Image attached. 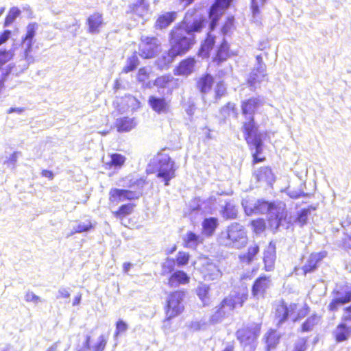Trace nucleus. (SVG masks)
Returning <instances> with one entry per match:
<instances>
[{
    "instance_id": "4",
    "label": "nucleus",
    "mask_w": 351,
    "mask_h": 351,
    "mask_svg": "<svg viewBox=\"0 0 351 351\" xmlns=\"http://www.w3.org/2000/svg\"><path fill=\"white\" fill-rule=\"evenodd\" d=\"M185 296L186 291L184 289H176L167 295L163 306L165 314L163 322H169L184 312Z\"/></svg>"
},
{
    "instance_id": "45",
    "label": "nucleus",
    "mask_w": 351,
    "mask_h": 351,
    "mask_svg": "<svg viewBox=\"0 0 351 351\" xmlns=\"http://www.w3.org/2000/svg\"><path fill=\"white\" fill-rule=\"evenodd\" d=\"M210 288L208 285H202L197 287L196 294L201 301L206 304L209 298Z\"/></svg>"
},
{
    "instance_id": "26",
    "label": "nucleus",
    "mask_w": 351,
    "mask_h": 351,
    "mask_svg": "<svg viewBox=\"0 0 351 351\" xmlns=\"http://www.w3.org/2000/svg\"><path fill=\"white\" fill-rule=\"evenodd\" d=\"M213 82V77L209 73H204L197 80L196 87L200 93L205 94L211 90Z\"/></svg>"
},
{
    "instance_id": "36",
    "label": "nucleus",
    "mask_w": 351,
    "mask_h": 351,
    "mask_svg": "<svg viewBox=\"0 0 351 351\" xmlns=\"http://www.w3.org/2000/svg\"><path fill=\"white\" fill-rule=\"evenodd\" d=\"M311 311L309 306L305 303L302 306L299 307L296 304V308L295 313L292 315V322H298L306 317Z\"/></svg>"
},
{
    "instance_id": "63",
    "label": "nucleus",
    "mask_w": 351,
    "mask_h": 351,
    "mask_svg": "<svg viewBox=\"0 0 351 351\" xmlns=\"http://www.w3.org/2000/svg\"><path fill=\"white\" fill-rule=\"evenodd\" d=\"M24 111H25L24 108H10L7 110V113L11 114V113L16 112V113L20 114V113L23 112Z\"/></svg>"
},
{
    "instance_id": "38",
    "label": "nucleus",
    "mask_w": 351,
    "mask_h": 351,
    "mask_svg": "<svg viewBox=\"0 0 351 351\" xmlns=\"http://www.w3.org/2000/svg\"><path fill=\"white\" fill-rule=\"evenodd\" d=\"M110 157V160L107 162L110 167L121 168L126 161V158L121 154L113 153Z\"/></svg>"
},
{
    "instance_id": "8",
    "label": "nucleus",
    "mask_w": 351,
    "mask_h": 351,
    "mask_svg": "<svg viewBox=\"0 0 351 351\" xmlns=\"http://www.w3.org/2000/svg\"><path fill=\"white\" fill-rule=\"evenodd\" d=\"M158 165L157 178H161L165 186L169 185V182L176 176V167L171 157L162 152H158L156 154Z\"/></svg>"
},
{
    "instance_id": "2",
    "label": "nucleus",
    "mask_w": 351,
    "mask_h": 351,
    "mask_svg": "<svg viewBox=\"0 0 351 351\" xmlns=\"http://www.w3.org/2000/svg\"><path fill=\"white\" fill-rule=\"evenodd\" d=\"M183 29L174 26L169 32L170 48L167 56H162L165 66L168 67L178 56L185 55L195 43V38H188L182 32Z\"/></svg>"
},
{
    "instance_id": "28",
    "label": "nucleus",
    "mask_w": 351,
    "mask_h": 351,
    "mask_svg": "<svg viewBox=\"0 0 351 351\" xmlns=\"http://www.w3.org/2000/svg\"><path fill=\"white\" fill-rule=\"evenodd\" d=\"M135 206L136 204L134 203L121 204L117 210L112 213V215L115 218L123 220L133 213Z\"/></svg>"
},
{
    "instance_id": "14",
    "label": "nucleus",
    "mask_w": 351,
    "mask_h": 351,
    "mask_svg": "<svg viewBox=\"0 0 351 351\" xmlns=\"http://www.w3.org/2000/svg\"><path fill=\"white\" fill-rule=\"evenodd\" d=\"M296 303H291L289 305L284 302H279L275 307L274 317L277 320L278 326L282 324L287 320L289 316H291L295 313Z\"/></svg>"
},
{
    "instance_id": "27",
    "label": "nucleus",
    "mask_w": 351,
    "mask_h": 351,
    "mask_svg": "<svg viewBox=\"0 0 351 351\" xmlns=\"http://www.w3.org/2000/svg\"><path fill=\"white\" fill-rule=\"evenodd\" d=\"M114 126L119 132H127L134 128L135 123L133 119L123 117L117 119Z\"/></svg>"
},
{
    "instance_id": "18",
    "label": "nucleus",
    "mask_w": 351,
    "mask_h": 351,
    "mask_svg": "<svg viewBox=\"0 0 351 351\" xmlns=\"http://www.w3.org/2000/svg\"><path fill=\"white\" fill-rule=\"evenodd\" d=\"M87 31L90 34H99L104 25L103 14L95 12L90 14L86 20Z\"/></svg>"
},
{
    "instance_id": "48",
    "label": "nucleus",
    "mask_w": 351,
    "mask_h": 351,
    "mask_svg": "<svg viewBox=\"0 0 351 351\" xmlns=\"http://www.w3.org/2000/svg\"><path fill=\"white\" fill-rule=\"evenodd\" d=\"M36 33V25L34 23H30L27 27V32L25 34L24 40L27 41L28 47L30 48L32 45V39L35 36Z\"/></svg>"
},
{
    "instance_id": "40",
    "label": "nucleus",
    "mask_w": 351,
    "mask_h": 351,
    "mask_svg": "<svg viewBox=\"0 0 351 351\" xmlns=\"http://www.w3.org/2000/svg\"><path fill=\"white\" fill-rule=\"evenodd\" d=\"M276 206L272 202H268L263 199H258L254 206V210L257 213H262L264 210L269 211L276 209Z\"/></svg>"
},
{
    "instance_id": "15",
    "label": "nucleus",
    "mask_w": 351,
    "mask_h": 351,
    "mask_svg": "<svg viewBox=\"0 0 351 351\" xmlns=\"http://www.w3.org/2000/svg\"><path fill=\"white\" fill-rule=\"evenodd\" d=\"M197 64L196 59L193 56H188L180 60L173 69L175 75L188 76L193 73Z\"/></svg>"
},
{
    "instance_id": "1",
    "label": "nucleus",
    "mask_w": 351,
    "mask_h": 351,
    "mask_svg": "<svg viewBox=\"0 0 351 351\" xmlns=\"http://www.w3.org/2000/svg\"><path fill=\"white\" fill-rule=\"evenodd\" d=\"M263 101L259 97H251L241 101V112L245 120L241 125L244 139L250 149H254L252 153V163L255 165L265 161L264 156H260L263 152L261 134L258 132V125L256 122L255 114Z\"/></svg>"
},
{
    "instance_id": "30",
    "label": "nucleus",
    "mask_w": 351,
    "mask_h": 351,
    "mask_svg": "<svg viewBox=\"0 0 351 351\" xmlns=\"http://www.w3.org/2000/svg\"><path fill=\"white\" fill-rule=\"evenodd\" d=\"M259 250L260 248L257 244L249 247L247 252L239 256L240 262L247 265L250 264L255 259V257L258 254Z\"/></svg>"
},
{
    "instance_id": "25",
    "label": "nucleus",
    "mask_w": 351,
    "mask_h": 351,
    "mask_svg": "<svg viewBox=\"0 0 351 351\" xmlns=\"http://www.w3.org/2000/svg\"><path fill=\"white\" fill-rule=\"evenodd\" d=\"M280 335L274 329H269L264 336L265 351H271L278 345Z\"/></svg>"
},
{
    "instance_id": "24",
    "label": "nucleus",
    "mask_w": 351,
    "mask_h": 351,
    "mask_svg": "<svg viewBox=\"0 0 351 351\" xmlns=\"http://www.w3.org/2000/svg\"><path fill=\"white\" fill-rule=\"evenodd\" d=\"M216 42V36L208 32L204 40L202 42L198 50V55L202 57L208 58L211 50L213 49Z\"/></svg>"
},
{
    "instance_id": "17",
    "label": "nucleus",
    "mask_w": 351,
    "mask_h": 351,
    "mask_svg": "<svg viewBox=\"0 0 351 351\" xmlns=\"http://www.w3.org/2000/svg\"><path fill=\"white\" fill-rule=\"evenodd\" d=\"M235 55L231 51L229 43L223 39L217 47L212 60L217 65H219Z\"/></svg>"
},
{
    "instance_id": "10",
    "label": "nucleus",
    "mask_w": 351,
    "mask_h": 351,
    "mask_svg": "<svg viewBox=\"0 0 351 351\" xmlns=\"http://www.w3.org/2000/svg\"><path fill=\"white\" fill-rule=\"evenodd\" d=\"M261 331V324L254 323L236 331V337L242 344L251 345L256 341Z\"/></svg>"
},
{
    "instance_id": "7",
    "label": "nucleus",
    "mask_w": 351,
    "mask_h": 351,
    "mask_svg": "<svg viewBox=\"0 0 351 351\" xmlns=\"http://www.w3.org/2000/svg\"><path fill=\"white\" fill-rule=\"evenodd\" d=\"M248 299L247 291L244 293H236L225 297L217 306L215 313L219 318L226 317L230 312L233 311L237 307H242Z\"/></svg>"
},
{
    "instance_id": "21",
    "label": "nucleus",
    "mask_w": 351,
    "mask_h": 351,
    "mask_svg": "<svg viewBox=\"0 0 351 351\" xmlns=\"http://www.w3.org/2000/svg\"><path fill=\"white\" fill-rule=\"evenodd\" d=\"M190 282V277L182 270H176L171 273L167 279L169 287H178L181 285H186Z\"/></svg>"
},
{
    "instance_id": "57",
    "label": "nucleus",
    "mask_w": 351,
    "mask_h": 351,
    "mask_svg": "<svg viewBox=\"0 0 351 351\" xmlns=\"http://www.w3.org/2000/svg\"><path fill=\"white\" fill-rule=\"evenodd\" d=\"M128 329V324L122 319H119L116 323V330L114 337H118L121 333L125 332Z\"/></svg>"
},
{
    "instance_id": "50",
    "label": "nucleus",
    "mask_w": 351,
    "mask_h": 351,
    "mask_svg": "<svg viewBox=\"0 0 351 351\" xmlns=\"http://www.w3.org/2000/svg\"><path fill=\"white\" fill-rule=\"evenodd\" d=\"M108 342V336L101 335L97 342L93 346V351H104Z\"/></svg>"
},
{
    "instance_id": "42",
    "label": "nucleus",
    "mask_w": 351,
    "mask_h": 351,
    "mask_svg": "<svg viewBox=\"0 0 351 351\" xmlns=\"http://www.w3.org/2000/svg\"><path fill=\"white\" fill-rule=\"evenodd\" d=\"M250 226L252 231L256 234H260L266 230V222L263 218H257L250 221Z\"/></svg>"
},
{
    "instance_id": "9",
    "label": "nucleus",
    "mask_w": 351,
    "mask_h": 351,
    "mask_svg": "<svg viewBox=\"0 0 351 351\" xmlns=\"http://www.w3.org/2000/svg\"><path fill=\"white\" fill-rule=\"evenodd\" d=\"M160 44L156 36H142L140 39L138 51L143 59L154 58L160 51Z\"/></svg>"
},
{
    "instance_id": "47",
    "label": "nucleus",
    "mask_w": 351,
    "mask_h": 351,
    "mask_svg": "<svg viewBox=\"0 0 351 351\" xmlns=\"http://www.w3.org/2000/svg\"><path fill=\"white\" fill-rule=\"evenodd\" d=\"M190 259V255L188 252L179 251L175 261L178 267H182L188 264Z\"/></svg>"
},
{
    "instance_id": "55",
    "label": "nucleus",
    "mask_w": 351,
    "mask_h": 351,
    "mask_svg": "<svg viewBox=\"0 0 351 351\" xmlns=\"http://www.w3.org/2000/svg\"><path fill=\"white\" fill-rule=\"evenodd\" d=\"M266 1L267 0H251L250 8L254 16L258 15L261 12L258 3L263 5Z\"/></svg>"
},
{
    "instance_id": "53",
    "label": "nucleus",
    "mask_w": 351,
    "mask_h": 351,
    "mask_svg": "<svg viewBox=\"0 0 351 351\" xmlns=\"http://www.w3.org/2000/svg\"><path fill=\"white\" fill-rule=\"evenodd\" d=\"M232 1V0H215L211 7L223 12L230 7Z\"/></svg>"
},
{
    "instance_id": "41",
    "label": "nucleus",
    "mask_w": 351,
    "mask_h": 351,
    "mask_svg": "<svg viewBox=\"0 0 351 351\" xmlns=\"http://www.w3.org/2000/svg\"><path fill=\"white\" fill-rule=\"evenodd\" d=\"M173 80V77L171 75H162L154 80L153 84L158 88H165Z\"/></svg>"
},
{
    "instance_id": "34",
    "label": "nucleus",
    "mask_w": 351,
    "mask_h": 351,
    "mask_svg": "<svg viewBox=\"0 0 351 351\" xmlns=\"http://www.w3.org/2000/svg\"><path fill=\"white\" fill-rule=\"evenodd\" d=\"M253 175L258 182L269 181L273 176L272 170L268 166L260 167Z\"/></svg>"
},
{
    "instance_id": "12",
    "label": "nucleus",
    "mask_w": 351,
    "mask_h": 351,
    "mask_svg": "<svg viewBox=\"0 0 351 351\" xmlns=\"http://www.w3.org/2000/svg\"><path fill=\"white\" fill-rule=\"evenodd\" d=\"M126 13L134 20H142L144 22L150 14V5L147 0H136L129 5Z\"/></svg>"
},
{
    "instance_id": "64",
    "label": "nucleus",
    "mask_w": 351,
    "mask_h": 351,
    "mask_svg": "<svg viewBox=\"0 0 351 351\" xmlns=\"http://www.w3.org/2000/svg\"><path fill=\"white\" fill-rule=\"evenodd\" d=\"M221 351H234V343H231L228 345L223 350Z\"/></svg>"
},
{
    "instance_id": "19",
    "label": "nucleus",
    "mask_w": 351,
    "mask_h": 351,
    "mask_svg": "<svg viewBox=\"0 0 351 351\" xmlns=\"http://www.w3.org/2000/svg\"><path fill=\"white\" fill-rule=\"evenodd\" d=\"M276 247L273 241H270L263 252V269L265 271H272L275 268Z\"/></svg>"
},
{
    "instance_id": "22",
    "label": "nucleus",
    "mask_w": 351,
    "mask_h": 351,
    "mask_svg": "<svg viewBox=\"0 0 351 351\" xmlns=\"http://www.w3.org/2000/svg\"><path fill=\"white\" fill-rule=\"evenodd\" d=\"M348 322L342 321V322L337 325L335 330L332 332L336 342L346 341L351 337V326L346 325Z\"/></svg>"
},
{
    "instance_id": "32",
    "label": "nucleus",
    "mask_w": 351,
    "mask_h": 351,
    "mask_svg": "<svg viewBox=\"0 0 351 351\" xmlns=\"http://www.w3.org/2000/svg\"><path fill=\"white\" fill-rule=\"evenodd\" d=\"M202 226L203 232L207 236H211L218 226V219L214 217L205 218Z\"/></svg>"
},
{
    "instance_id": "46",
    "label": "nucleus",
    "mask_w": 351,
    "mask_h": 351,
    "mask_svg": "<svg viewBox=\"0 0 351 351\" xmlns=\"http://www.w3.org/2000/svg\"><path fill=\"white\" fill-rule=\"evenodd\" d=\"M311 210H315V208L313 206H308V208L302 209L298 213L296 218V221L301 226H303L307 223L308 216L310 214Z\"/></svg>"
},
{
    "instance_id": "52",
    "label": "nucleus",
    "mask_w": 351,
    "mask_h": 351,
    "mask_svg": "<svg viewBox=\"0 0 351 351\" xmlns=\"http://www.w3.org/2000/svg\"><path fill=\"white\" fill-rule=\"evenodd\" d=\"M308 348V338L300 337L298 339L293 346L292 351H306Z\"/></svg>"
},
{
    "instance_id": "62",
    "label": "nucleus",
    "mask_w": 351,
    "mask_h": 351,
    "mask_svg": "<svg viewBox=\"0 0 351 351\" xmlns=\"http://www.w3.org/2000/svg\"><path fill=\"white\" fill-rule=\"evenodd\" d=\"M41 175L43 177L48 178L49 180H52L53 178V173L51 171L43 169L41 171Z\"/></svg>"
},
{
    "instance_id": "39",
    "label": "nucleus",
    "mask_w": 351,
    "mask_h": 351,
    "mask_svg": "<svg viewBox=\"0 0 351 351\" xmlns=\"http://www.w3.org/2000/svg\"><path fill=\"white\" fill-rule=\"evenodd\" d=\"M202 242L199 237L193 232H188L184 239V247H196Z\"/></svg>"
},
{
    "instance_id": "51",
    "label": "nucleus",
    "mask_w": 351,
    "mask_h": 351,
    "mask_svg": "<svg viewBox=\"0 0 351 351\" xmlns=\"http://www.w3.org/2000/svg\"><path fill=\"white\" fill-rule=\"evenodd\" d=\"M93 228L94 224H93L90 221L88 220L86 223H80L77 224V226L74 228L73 233L75 234L87 232Z\"/></svg>"
},
{
    "instance_id": "11",
    "label": "nucleus",
    "mask_w": 351,
    "mask_h": 351,
    "mask_svg": "<svg viewBox=\"0 0 351 351\" xmlns=\"http://www.w3.org/2000/svg\"><path fill=\"white\" fill-rule=\"evenodd\" d=\"M328 253L325 250L311 252L304 264L301 267L302 275L307 276L314 273L319 268L322 261L327 256Z\"/></svg>"
},
{
    "instance_id": "44",
    "label": "nucleus",
    "mask_w": 351,
    "mask_h": 351,
    "mask_svg": "<svg viewBox=\"0 0 351 351\" xmlns=\"http://www.w3.org/2000/svg\"><path fill=\"white\" fill-rule=\"evenodd\" d=\"M220 112L225 117L229 116L230 114H232L236 118L238 117V112L236 104L231 101H228L221 108Z\"/></svg>"
},
{
    "instance_id": "56",
    "label": "nucleus",
    "mask_w": 351,
    "mask_h": 351,
    "mask_svg": "<svg viewBox=\"0 0 351 351\" xmlns=\"http://www.w3.org/2000/svg\"><path fill=\"white\" fill-rule=\"evenodd\" d=\"M12 58V54L8 50H0V68L9 62Z\"/></svg>"
},
{
    "instance_id": "33",
    "label": "nucleus",
    "mask_w": 351,
    "mask_h": 351,
    "mask_svg": "<svg viewBox=\"0 0 351 351\" xmlns=\"http://www.w3.org/2000/svg\"><path fill=\"white\" fill-rule=\"evenodd\" d=\"M140 64V61L138 56L137 51H134L132 54L128 58L126 64L122 69V72L128 73L134 71L136 69L138 66Z\"/></svg>"
},
{
    "instance_id": "54",
    "label": "nucleus",
    "mask_w": 351,
    "mask_h": 351,
    "mask_svg": "<svg viewBox=\"0 0 351 351\" xmlns=\"http://www.w3.org/2000/svg\"><path fill=\"white\" fill-rule=\"evenodd\" d=\"M223 12L221 10H217L213 7H210L208 11V16L210 21L218 22L221 17L222 16Z\"/></svg>"
},
{
    "instance_id": "29",
    "label": "nucleus",
    "mask_w": 351,
    "mask_h": 351,
    "mask_svg": "<svg viewBox=\"0 0 351 351\" xmlns=\"http://www.w3.org/2000/svg\"><path fill=\"white\" fill-rule=\"evenodd\" d=\"M321 317L317 313H313L308 316L300 327V332H308L313 330L317 325Z\"/></svg>"
},
{
    "instance_id": "3",
    "label": "nucleus",
    "mask_w": 351,
    "mask_h": 351,
    "mask_svg": "<svg viewBox=\"0 0 351 351\" xmlns=\"http://www.w3.org/2000/svg\"><path fill=\"white\" fill-rule=\"evenodd\" d=\"M147 184V178L142 177L130 182L129 187L133 188V190L112 188L109 191V202L117 204L125 200H136L143 195V188Z\"/></svg>"
},
{
    "instance_id": "61",
    "label": "nucleus",
    "mask_w": 351,
    "mask_h": 351,
    "mask_svg": "<svg viewBox=\"0 0 351 351\" xmlns=\"http://www.w3.org/2000/svg\"><path fill=\"white\" fill-rule=\"evenodd\" d=\"M162 275H165L167 273L171 272L174 269V267H173V264H171V265H166L163 264L162 265Z\"/></svg>"
},
{
    "instance_id": "16",
    "label": "nucleus",
    "mask_w": 351,
    "mask_h": 351,
    "mask_svg": "<svg viewBox=\"0 0 351 351\" xmlns=\"http://www.w3.org/2000/svg\"><path fill=\"white\" fill-rule=\"evenodd\" d=\"M147 103L151 109L157 114H167L169 112V101L164 97L150 95Z\"/></svg>"
},
{
    "instance_id": "58",
    "label": "nucleus",
    "mask_w": 351,
    "mask_h": 351,
    "mask_svg": "<svg viewBox=\"0 0 351 351\" xmlns=\"http://www.w3.org/2000/svg\"><path fill=\"white\" fill-rule=\"evenodd\" d=\"M341 247L345 250H351V233L346 234L341 241Z\"/></svg>"
},
{
    "instance_id": "13",
    "label": "nucleus",
    "mask_w": 351,
    "mask_h": 351,
    "mask_svg": "<svg viewBox=\"0 0 351 351\" xmlns=\"http://www.w3.org/2000/svg\"><path fill=\"white\" fill-rule=\"evenodd\" d=\"M271 285V278L266 275H261L253 282L251 294L253 298L258 300L265 298Z\"/></svg>"
},
{
    "instance_id": "49",
    "label": "nucleus",
    "mask_w": 351,
    "mask_h": 351,
    "mask_svg": "<svg viewBox=\"0 0 351 351\" xmlns=\"http://www.w3.org/2000/svg\"><path fill=\"white\" fill-rule=\"evenodd\" d=\"M226 94V87L223 81H219L217 83L215 88V99H220Z\"/></svg>"
},
{
    "instance_id": "37",
    "label": "nucleus",
    "mask_w": 351,
    "mask_h": 351,
    "mask_svg": "<svg viewBox=\"0 0 351 351\" xmlns=\"http://www.w3.org/2000/svg\"><path fill=\"white\" fill-rule=\"evenodd\" d=\"M221 214L225 219H234L237 217V210L234 206L227 202L223 207Z\"/></svg>"
},
{
    "instance_id": "59",
    "label": "nucleus",
    "mask_w": 351,
    "mask_h": 351,
    "mask_svg": "<svg viewBox=\"0 0 351 351\" xmlns=\"http://www.w3.org/2000/svg\"><path fill=\"white\" fill-rule=\"evenodd\" d=\"M11 31L5 30L0 34V45L5 43L10 37Z\"/></svg>"
},
{
    "instance_id": "43",
    "label": "nucleus",
    "mask_w": 351,
    "mask_h": 351,
    "mask_svg": "<svg viewBox=\"0 0 351 351\" xmlns=\"http://www.w3.org/2000/svg\"><path fill=\"white\" fill-rule=\"evenodd\" d=\"M20 14H21V10L18 8H16V7L11 8L9 10L8 13L5 18V20L3 22L4 27L10 26Z\"/></svg>"
},
{
    "instance_id": "23",
    "label": "nucleus",
    "mask_w": 351,
    "mask_h": 351,
    "mask_svg": "<svg viewBox=\"0 0 351 351\" xmlns=\"http://www.w3.org/2000/svg\"><path fill=\"white\" fill-rule=\"evenodd\" d=\"M177 18V12L175 11L165 12L160 14L154 23L156 29H163L168 27Z\"/></svg>"
},
{
    "instance_id": "5",
    "label": "nucleus",
    "mask_w": 351,
    "mask_h": 351,
    "mask_svg": "<svg viewBox=\"0 0 351 351\" xmlns=\"http://www.w3.org/2000/svg\"><path fill=\"white\" fill-rule=\"evenodd\" d=\"M219 240L224 246L241 248L246 243L247 232L243 226L232 223L227 227L225 232H221Z\"/></svg>"
},
{
    "instance_id": "6",
    "label": "nucleus",
    "mask_w": 351,
    "mask_h": 351,
    "mask_svg": "<svg viewBox=\"0 0 351 351\" xmlns=\"http://www.w3.org/2000/svg\"><path fill=\"white\" fill-rule=\"evenodd\" d=\"M336 297L331 300L328 306V309L331 312L337 311L341 305L351 302V285H344L340 289L335 291ZM343 322H351V304L343 308V314L341 318Z\"/></svg>"
},
{
    "instance_id": "31",
    "label": "nucleus",
    "mask_w": 351,
    "mask_h": 351,
    "mask_svg": "<svg viewBox=\"0 0 351 351\" xmlns=\"http://www.w3.org/2000/svg\"><path fill=\"white\" fill-rule=\"evenodd\" d=\"M276 211L274 215H271L268 218V221L269 222L270 226H274L275 229H278V227L281 225L282 221L287 219V213L285 209H280L276 207L274 209Z\"/></svg>"
},
{
    "instance_id": "20",
    "label": "nucleus",
    "mask_w": 351,
    "mask_h": 351,
    "mask_svg": "<svg viewBox=\"0 0 351 351\" xmlns=\"http://www.w3.org/2000/svg\"><path fill=\"white\" fill-rule=\"evenodd\" d=\"M205 23L206 19L202 16L195 19L191 25H189L185 20H182L175 26L183 29V33L191 34L193 32H201L205 25Z\"/></svg>"
},
{
    "instance_id": "35",
    "label": "nucleus",
    "mask_w": 351,
    "mask_h": 351,
    "mask_svg": "<svg viewBox=\"0 0 351 351\" xmlns=\"http://www.w3.org/2000/svg\"><path fill=\"white\" fill-rule=\"evenodd\" d=\"M150 71L145 66L138 69L136 73V80L145 88H150L151 84L149 81Z\"/></svg>"
},
{
    "instance_id": "60",
    "label": "nucleus",
    "mask_w": 351,
    "mask_h": 351,
    "mask_svg": "<svg viewBox=\"0 0 351 351\" xmlns=\"http://www.w3.org/2000/svg\"><path fill=\"white\" fill-rule=\"evenodd\" d=\"M25 298L27 302H38L40 300V298L33 293H27Z\"/></svg>"
}]
</instances>
